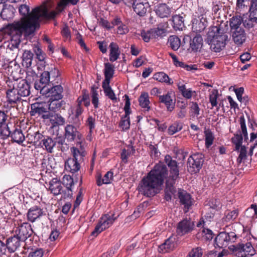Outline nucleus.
Returning <instances> with one entry per match:
<instances>
[{"label": "nucleus", "instance_id": "34", "mask_svg": "<svg viewBox=\"0 0 257 257\" xmlns=\"http://www.w3.org/2000/svg\"><path fill=\"white\" fill-rule=\"evenodd\" d=\"M110 53L109 60L113 62L116 61L120 55V52L118 45L114 42H111L109 45Z\"/></svg>", "mask_w": 257, "mask_h": 257}, {"label": "nucleus", "instance_id": "27", "mask_svg": "<svg viewBox=\"0 0 257 257\" xmlns=\"http://www.w3.org/2000/svg\"><path fill=\"white\" fill-rule=\"evenodd\" d=\"M138 101L140 106L144 109L145 111H149L151 110V102L148 92H142L138 98Z\"/></svg>", "mask_w": 257, "mask_h": 257}, {"label": "nucleus", "instance_id": "20", "mask_svg": "<svg viewBox=\"0 0 257 257\" xmlns=\"http://www.w3.org/2000/svg\"><path fill=\"white\" fill-rule=\"evenodd\" d=\"M78 144L79 145V148L73 147L71 148V152L73 156L72 159L81 163L84 161V157L86 156V152L82 143Z\"/></svg>", "mask_w": 257, "mask_h": 257}, {"label": "nucleus", "instance_id": "57", "mask_svg": "<svg viewBox=\"0 0 257 257\" xmlns=\"http://www.w3.org/2000/svg\"><path fill=\"white\" fill-rule=\"evenodd\" d=\"M239 122L240 124V128L244 141H246L248 138L247 129L245 125V120L243 115H242L239 117Z\"/></svg>", "mask_w": 257, "mask_h": 257}, {"label": "nucleus", "instance_id": "23", "mask_svg": "<svg viewBox=\"0 0 257 257\" xmlns=\"http://www.w3.org/2000/svg\"><path fill=\"white\" fill-rule=\"evenodd\" d=\"M43 138H44V136L39 132H29L26 137L28 142L35 146L41 145Z\"/></svg>", "mask_w": 257, "mask_h": 257}, {"label": "nucleus", "instance_id": "50", "mask_svg": "<svg viewBox=\"0 0 257 257\" xmlns=\"http://www.w3.org/2000/svg\"><path fill=\"white\" fill-rule=\"evenodd\" d=\"M183 128V124L181 122L175 121L169 126L168 133L170 135H173L180 131Z\"/></svg>", "mask_w": 257, "mask_h": 257}, {"label": "nucleus", "instance_id": "11", "mask_svg": "<svg viewBox=\"0 0 257 257\" xmlns=\"http://www.w3.org/2000/svg\"><path fill=\"white\" fill-rule=\"evenodd\" d=\"M125 105L124 107V115L121 117L120 121L119 123V126L121 127L123 131H127L130 127V114L131 113V102L129 96L125 94Z\"/></svg>", "mask_w": 257, "mask_h": 257}, {"label": "nucleus", "instance_id": "64", "mask_svg": "<svg viewBox=\"0 0 257 257\" xmlns=\"http://www.w3.org/2000/svg\"><path fill=\"white\" fill-rule=\"evenodd\" d=\"M219 201L215 199H210L207 205L209 206V209H210L211 210L213 211H216L218 210L219 208Z\"/></svg>", "mask_w": 257, "mask_h": 257}, {"label": "nucleus", "instance_id": "59", "mask_svg": "<svg viewBox=\"0 0 257 257\" xmlns=\"http://www.w3.org/2000/svg\"><path fill=\"white\" fill-rule=\"evenodd\" d=\"M218 91L214 90L212 91V93L209 95V102H210L212 107L217 106V99L218 98Z\"/></svg>", "mask_w": 257, "mask_h": 257}, {"label": "nucleus", "instance_id": "16", "mask_svg": "<svg viewBox=\"0 0 257 257\" xmlns=\"http://www.w3.org/2000/svg\"><path fill=\"white\" fill-rule=\"evenodd\" d=\"M46 92L41 93L51 99L61 100L63 98L62 92L63 88L60 85L53 86L50 88L48 87L45 89Z\"/></svg>", "mask_w": 257, "mask_h": 257}, {"label": "nucleus", "instance_id": "2", "mask_svg": "<svg viewBox=\"0 0 257 257\" xmlns=\"http://www.w3.org/2000/svg\"><path fill=\"white\" fill-rule=\"evenodd\" d=\"M19 11L23 17L20 21L14 22L10 25L12 33H13L11 44L15 48H18L20 45L23 34L25 36H28L35 32L37 26H39V21L41 17L48 20L53 19L57 14L54 11L49 13L47 9L42 11L39 7L34 8L30 13V7L27 5H21Z\"/></svg>", "mask_w": 257, "mask_h": 257}, {"label": "nucleus", "instance_id": "58", "mask_svg": "<svg viewBox=\"0 0 257 257\" xmlns=\"http://www.w3.org/2000/svg\"><path fill=\"white\" fill-rule=\"evenodd\" d=\"M238 215V210L235 209L225 213V217L223 218L225 221L234 220Z\"/></svg>", "mask_w": 257, "mask_h": 257}, {"label": "nucleus", "instance_id": "48", "mask_svg": "<svg viewBox=\"0 0 257 257\" xmlns=\"http://www.w3.org/2000/svg\"><path fill=\"white\" fill-rule=\"evenodd\" d=\"M170 47L174 51L177 50L180 46V40L176 36H171L168 39Z\"/></svg>", "mask_w": 257, "mask_h": 257}, {"label": "nucleus", "instance_id": "6", "mask_svg": "<svg viewBox=\"0 0 257 257\" xmlns=\"http://www.w3.org/2000/svg\"><path fill=\"white\" fill-rule=\"evenodd\" d=\"M204 162V156L202 153H196L190 155L187 161L188 171L192 174H196L202 168Z\"/></svg>", "mask_w": 257, "mask_h": 257}, {"label": "nucleus", "instance_id": "53", "mask_svg": "<svg viewBox=\"0 0 257 257\" xmlns=\"http://www.w3.org/2000/svg\"><path fill=\"white\" fill-rule=\"evenodd\" d=\"M176 192L175 186L171 187L170 185H165V199L166 201H169L172 199V195H174Z\"/></svg>", "mask_w": 257, "mask_h": 257}, {"label": "nucleus", "instance_id": "13", "mask_svg": "<svg viewBox=\"0 0 257 257\" xmlns=\"http://www.w3.org/2000/svg\"><path fill=\"white\" fill-rule=\"evenodd\" d=\"M236 238V235L233 232H221L215 237V242L218 247H223L226 246L229 242H235Z\"/></svg>", "mask_w": 257, "mask_h": 257}, {"label": "nucleus", "instance_id": "25", "mask_svg": "<svg viewBox=\"0 0 257 257\" xmlns=\"http://www.w3.org/2000/svg\"><path fill=\"white\" fill-rule=\"evenodd\" d=\"M62 189L61 182L58 178H54L49 182V190L54 196L61 194Z\"/></svg>", "mask_w": 257, "mask_h": 257}, {"label": "nucleus", "instance_id": "28", "mask_svg": "<svg viewBox=\"0 0 257 257\" xmlns=\"http://www.w3.org/2000/svg\"><path fill=\"white\" fill-rule=\"evenodd\" d=\"M6 94L8 101L11 104L17 103L18 101H20L21 100V97L18 90L14 86L13 88L7 90Z\"/></svg>", "mask_w": 257, "mask_h": 257}, {"label": "nucleus", "instance_id": "19", "mask_svg": "<svg viewBox=\"0 0 257 257\" xmlns=\"http://www.w3.org/2000/svg\"><path fill=\"white\" fill-rule=\"evenodd\" d=\"M22 243H24V241L16 235H14L7 239L5 245L9 252L13 253L21 247Z\"/></svg>", "mask_w": 257, "mask_h": 257}, {"label": "nucleus", "instance_id": "29", "mask_svg": "<svg viewBox=\"0 0 257 257\" xmlns=\"http://www.w3.org/2000/svg\"><path fill=\"white\" fill-rule=\"evenodd\" d=\"M159 100L161 103L165 104L167 110L172 111L175 108V102L172 99L171 93H167L165 95H160Z\"/></svg>", "mask_w": 257, "mask_h": 257}, {"label": "nucleus", "instance_id": "44", "mask_svg": "<svg viewBox=\"0 0 257 257\" xmlns=\"http://www.w3.org/2000/svg\"><path fill=\"white\" fill-rule=\"evenodd\" d=\"M84 111V108L82 106H78L76 105L74 112L72 113L74 114L72 117V122L75 125H79L80 124V116L82 114Z\"/></svg>", "mask_w": 257, "mask_h": 257}, {"label": "nucleus", "instance_id": "63", "mask_svg": "<svg viewBox=\"0 0 257 257\" xmlns=\"http://www.w3.org/2000/svg\"><path fill=\"white\" fill-rule=\"evenodd\" d=\"M132 155L131 152L128 149L126 150L123 149L120 153V158L121 161L124 163H127L128 162V157Z\"/></svg>", "mask_w": 257, "mask_h": 257}, {"label": "nucleus", "instance_id": "3", "mask_svg": "<svg viewBox=\"0 0 257 257\" xmlns=\"http://www.w3.org/2000/svg\"><path fill=\"white\" fill-rule=\"evenodd\" d=\"M50 75L54 77H58L60 73L58 69L54 68L50 72L44 71L40 76L39 81H36L34 84V87L36 89L40 90L41 93H44L46 92L45 89L48 87L50 81ZM52 81H51L52 82Z\"/></svg>", "mask_w": 257, "mask_h": 257}, {"label": "nucleus", "instance_id": "33", "mask_svg": "<svg viewBox=\"0 0 257 257\" xmlns=\"http://www.w3.org/2000/svg\"><path fill=\"white\" fill-rule=\"evenodd\" d=\"M81 162L75 160L72 158H69L65 164V167L66 170L74 173L77 172L80 168V163Z\"/></svg>", "mask_w": 257, "mask_h": 257}, {"label": "nucleus", "instance_id": "30", "mask_svg": "<svg viewBox=\"0 0 257 257\" xmlns=\"http://www.w3.org/2000/svg\"><path fill=\"white\" fill-rule=\"evenodd\" d=\"M113 172L111 171H108L102 179L100 173H98L96 176V184L98 186H101L102 184H108L110 183L113 179Z\"/></svg>", "mask_w": 257, "mask_h": 257}, {"label": "nucleus", "instance_id": "26", "mask_svg": "<svg viewBox=\"0 0 257 257\" xmlns=\"http://www.w3.org/2000/svg\"><path fill=\"white\" fill-rule=\"evenodd\" d=\"M114 214L111 215L106 214L102 215L99 219L98 223L101 225L102 227L105 230L109 227L116 219V217H114Z\"/></svg>", "mask_w": 257, "mask_h": 257}, {"label": "nucleus", "instance_id": "35", "mask_svg": "<svg viewBox=\"0 0 257 257\" xmlns=\"http://www.w3.org/2000/svg\"><path fill=\"white\" fill-rule=\"evenodd\" d=\"M109 84L110 83L102 82V87L103 89L104 93L105 95L113 102H116L117 101V97Z\"/></svg>", "mask_w": 257, "mask_h": 257}, {"label": "nucleus", "instance_id": "21", "mask_svg": "<svg viewBox=\"0 0 257 257\" xmlns=\"http://www.w3.org/2000/svg\"><path fill=\"white\" fill-rule=\"evenodd\" d=\"M17 89L21 97L28 96L30 94V85L26 79L17 83Z\"/></svg>", "mask_w": 257, "mask_h": 257}, {"label": "nucleus", "instance_id": "17", "mask_svg": "<svg viewBox=\"0 0 257 257\" xmlns=\"http://www.w3.org/2000/svg\"><path fill=\"white\" fill-rule=\"evenodd\" d=\"M178 240V235L172 234L159 246V252H166L173 250L176 247Z\"/></svg>", "mask_w": 257, "mask_h": 257}, {"label": "nucleus", "instance_id": "42", "mask_svg": "<svg viewBox=\"0 0 257 257\" xmlns=\"http://www.w3.org/2000/svg\"><path fill=\"white\" fill-rule=\"evenodd\" d=\"M167 25V23H162L158 25L157 28L151 29L152 32V36H153L154 39L157 38L159 37H162L164 34L166 32L165 26Z\"/></svg>", "mask_w": 257, "mask_h": 257}, {"label": "nucleus", "instance_id": "47", "mask_svg": "<svg viewBox=\"0 0 257 257\" xmlns=\"http://www.w3.org/2000/svg\"><path fill=\"white\" fill-rule=\"evenodd\" d=\"M82 103L86 107H88L90 105L89 96L88 93L84 92L82 95L78 97L76 105L82 106Z\"/></svg>", "mask_w": 257, "mask_h": 257}, {"label": "nucleus", "instance_id": "32", "mask_svg": "<svg viewBox=\"0 0 257 257\" xmlns=\"http://www.w3.org/2000/svg\"><path fill=\"white\" fill-rule=\"evenodd\" d=\"M136 2L133 6L134 11L140 16H144L146 14L148 3H144L142 0H137Z\"/></svg>", "mask_w": 257, "mask_h": 257}, {"label": "nucleus", "instance_id": "39", "mask_svg": "<svg viewBox=\"0 0 257 257\" xmlns=\"http://www.w3.org/2000/svg\"><path fill=\"white\" fill-rule=\"evenodd\" d=\"M173 27L175 30H182L184 27V18L180 15H174L172 18Z\"/></svg>", "mask_w": 257, "mask_h": 257}, {"label": "nucleus", "instance_id": "43", "mask_svg": "<svg viewBox=\"0 0 257 257\" xmlns=\"http://www.w3.org/2000/svg\"><path fill=\"white\" fill-rule=\"evenodd\" d=\"M47 103V107L48 110H51L55 112L57 110L60 109L62 105L64 104L63 100L51 99H49Z\"/></svg>", "mask_w": 257, "mask_h": 257}, {"label": "nucleus", "instance_id": "31", "mask_svg": "<svg viewBox=\"0 0 257 257\" xmlns=\"http://www.w3.org/2000/svg\"><path fill=\"white\" fill-rule=\"evenodd\" d=\"M114 73V66L113 64L107 62L104 63V80L102 82L110 83Z\"/></svg>", "mask_w": 257, "mask_h": 257}, {"label": "nucleus", "instance_id": "54", "mask_svg": "<svg viewBox=\"0 0 257 257\" xmlns=\"http://www.w3.org/2000/svg\"><path fill=\"white\" fill-rule=\"evenodd\" d=\"M205 146L206 148H209L213 144L214 141V136L212 132L209 130L204 131Z\"/></svg>", "mask_w": 257, "mask_h": 257}, {"label": "nucleus", "instance_id": "45", "mask_svg": "<svg viewBox=\"0 0 257 257\" xmlns=\"http://www.w3.org/2000/svg\"><path fill=\"white\" fill-rule=\"evenodd\" d=\"M154 79L160 82H164L167 84H171L173 83L171 82V79L168 75L164 72H159L154 75Z\"/></svg>", "mask_w": 257, "mask_h": 257}, {"label": "nucleus", "instance_id": "4", "mask_svg": "<svg viewBox=\"0 0 257 257\" xmlns=\"http://www.w3.org/2000/svg\"><path fill=\"white\" fill-rule=\"evenodd\" d=\"M228 40L227 35H221L215 36L212 35V32L207 34V42L210 45V49L215 52H219L226 45V42Z\"/></svg>", "mask_w": 257, "mask_h": 257}, {"label": "nucleus", "instance_id": "1", "mask_svg": "<svg viewBox=\"0 0 257 257\" xmlns=\"http://www.w3.org/2000/svg\"><path fill=\"white\" fill-rule=\"evenodd\" d=\"M168 169L165 164L159 162L145 176L140 182L137 190L140 194L152 197L158 194L165 185L175 186L176 182L179 179V170L178 164Z\"/></svg>", "mask_w": 257, "mask_h": 257}, {"label": "nucleus", "instance_id": "9", "mask_svg": "<svg viewBox=\"0 0 257 257\" xmlns=\"http://www.w3.org/2000/svg\"><path fill=\"white\" fill-rule=\"evenodd\" d=\"M17 223L15 227V235L25 242L34 232L32 226L30 223L26 222L17 221Z\"/></svg>", "mask_w": 257, "mask_h": 257}, {"label": "nucleus", "instance_id": "15", "mask_svg": "<svg viewBox=\"0 0 257 257\" xmlns=\"http://www.w3.org/2000/svg\"><path fill=\"white\" fill-rule=\"evenodd\" d=\"M178 196L180 204L184 206V212H187L192 205V198L191 195L187 191L179 189Z\"/></svg>", "mask_w": 257, "mask_h": 257}, {"label": "nucleus", "instance_id": "62", "mask_svg": "<svg viewBox=\"0 0 257 257\" xmlns=\"http://www.w3.org/2000/svg\"><path fill=\"white\" fill-rule=\"evenodd\" d=\"M192 28L193 29V31L195 32L196 33H200L205 29V24L203 22L199 21L195 24H193Z\"/></svg>", "mask_w": 257, "mask_h": 257}, {"label": "nucleus", "instance_id": "52", "mask_svg": "<svg viewBox=\"0 0 257 257\" xmlns=\"http://www.w3.org/2000/svg\"><path fill=\"white\" fill-rule=\"evenodd\" d=\"M249 17L257 23V1H251L249 7Z\"/></svg>", "mask_w": 257, "mask_h": 257}, {"label": "nucleus", "instance_id": "10", "mask_svg": "<svg viewBox=\"0 0 257 257\" xmlns=\"http://www.w3.org/2000/svg\"><path fill=\"white\" fill-rule=\"evenodd\" d=\"M65 139L68 143L77 142V144H81L82 141V135L73 124H67L64 128Z\"/></svg>", "mask_w": 257, "mask_h": 257}, {"label": "nucleus", "instance_id": "56", "mask_svg": "<svg viewBox=\"0 0 257 257\" xmlns=\"http://www.w3.org/2000/svg\"><path fill=\"white\" fill-rule=\"evenodd\" d=\"M0 126V139L5 140L11 136L12 132L8 124H6L5 126Z\"/></svg>", "mask_w": 257, "mask_h": 257}, {"label": "nucleus", "instance_id": "61", "mask_svg": "<svg viewBox=\"0 0 257 257\" xmlns=\"http://www.w3.org/2000/svg\"><path fill=\"white\" fill-rule=\"evenodd\" d=\"M63 185L67 188H72L74 185L73 179L69 175H65L63 178Z\"/></svg>", "mask_w": 257, "mask_h": 257}, {"label": "nucleus", "instance_id": "60", "mask_svg": "<svg viewBox=\"0 0 257 257\" xmlns=\"http://www.w3.org/2000/svg\"><path fill=\"white\" fill-rule=\"evenodd\" d=\"M246 154L247 151L245 146H242L239 151V155L237 159V162L238 164H240L243 160L246 159Z\"/></svg>", "mask_w": 257, "mask_h": 257}, {"label": "nucleus", "instance_id": "18", "mask_svg": "<svg viewBox=\"0 0 257 257\" xmlns=\"http://www.w3.org/2000/svg\"><path fill=\"white\" fill-rule=\"evenodd\" d=\"M45 214L43 208H41L39 206L35 205L28 210L27 213V218L28 221L33 223Z\"/></svg>", "mask_w": 257, "mask_h": 257}, {"label": "nucleus", "instance_id": "14", "mask_svg": "<svg viewBox=\"0 0 257 257\" xmlns=\"http://www.w3.org/2000/svg\"><path fill=\"white\" fill-rule=\"evenodd\" d=\"M189 41V49L192 52H200L202 48L203 41L200 34H196L194 36L186 35L184 36L183 41Z\"/></svg>", "mask_w": 257, "mask_h": 257}, {"label": "nucleus", "instance_id": "5", "mask_svg": "<svg viewBox=\"0 0 257 257\" xmlns=\"http://www.w3.org/2000/svg\"><path fill=\"white\" fill-rule=\"evenodd\" d=\"M228 248L238 257L251 256L255 253V249L249 242L245 244L239 243L236 245H231L228 247Z\"/></svg>", "mask_w": 257, "mask_h": 257}, {"label": "nucleus", "instance_id": "22", "mask_svg": "<svg viewBox=\"0 0 257 257\" xmlns=\"http://www.w3.org/2000/svg\"><path fill=\"white\" fill-rule=\"evenodd\" d=\"M233 41L237 45H242L246 40V34L243 28L231 31Z\"/></svg>", "mask_w": 257, "mask_h": 257}, {"label": "nucleus", "instance_id": "55", "mask_svg": "<svg viewBox=\"0 0 257 257\" xmlns=\"http://www.w3.org/2000/svg\"><path fill=\"white\" fill-rule=\"evenodd\" d=\"M203 254V249L201 247L193 248L188 253L186 257H202Z\"/></svg>", "mask_w": 257, "mask_h": 257}, {"label": "nucleus", "instance_id": "12", "mask_svg": "<svg viewBox=\"0 0 257 257\" xmlns=\"http://www.w3.org/2000/svg\"><path fill=\"white\" fill-rule=\"evenodd\" d=\"M194 222L190 218H185L177 224L176 230L177 235L184 236L191 232L194 229Z\"/></svg>", "mask_w": 257, "mask_h": 257}, {"label": "nucleus", "instance_id": "40", "mask_svg": "<svg viewBox=\"0 0 257 257\" xmlns=\"http://www.w3.org/2000/svg\"><path fill=\"white\" fill-rule=\"evenodd\" d=\"M243 18L240 16H233L230 19L229 25L230 27V31L238 30L242 28L241 25L242 23Z\"/></svg>", "mask_w": 257, "mask_h": 257}, {"label": "nucleus", "instance_id": "41", "mask_svg": "<svg viewBox=\"0 0 257 257\" xmlns=\"http://www.w3.org/2000/svg\"><path fill=\"white\" fill-rule=\"evenodd\" d=\"M11 137L13 142L19 144H22L25 139V137L21 128H16L11 133Z\"/></svg>", "mask_w": 257, "mask_h": 257}, {"label": "nucleus", "instance_id": "38", "mask_svg": "<svg viewBox=\"0 0 257 257\" xmlns=\"http://www.w3.org/2000/svg\"><path fill=\"white\" fill-rule=\"evenodd\" d=\"M34 54L30 50H25L22 55V65L26 68L31 67Z\"/></svg>", "mask_w": 257, "mask_h": 257}, {"label": "nucleus", "instance_id": "37", "mask_svg": "<svg viewBox=\"0 0 257 257\" xmlns=\"http://www.w3.org/2000/svg\"><path fill=\"white\" fill-rule=\"evenodd\" d=\"M228 29V25L225 23H222L218 26L213 27L208 32H212V35L220 36L221 35H227L226 33Z\"/></svg>", "mask_w": 257, "mask_h": 257}, {"label": "nucleus", "instance_id": "24", "mask_svg": "<svg viewBox=\"0 0 257 257\" xmlns=\"http://www.w3.org/2000/svg\"><path fill=\"white\" fill-rule=\"evenodd\" d=\"M15 9L10 5H3V9L0 13V16L4 20L9 21L14 16Z\"/></svg>", "mask_w": 257, "mask_h": 257}, {"label": "nucleus", "instance_id": "49", "mask_svg": "<svg viewBox=\"0 0 257 257\" xmlns=\"http://www.w3.org/2000/svg\"><path fill=\"white\" fill-rule=\"evenodd\" d=\"M97 89L98 87L95 86V85L92 86L91 88V94L92 98L91 101L95 108H97L98 107L99 104L98 94L97 91Z\"/></svg>", "mask_w": 257, "mask_h": 257}, {"label": "nucleus", "instance_id": "8", "mask_svg": "<svg viewBox=\"0 0 257 257\" xmlns=\"http://www.w3.org/2000/svg\"><path fill=\"white\" fill-rule=\"evenodd\" d=\"M31 116H41L43 119L50 118L52 112L48 110L47 103L46 102H36L31 105L30 111Z\"/></svg>", "mask_w": 257, "mask_h": 257}, {"label": "nucleus", "instance_id": "36", "mask_svg": "<svg viewBox=\"0 0 257 257\" xmlns=\"http://www.w3.org/2000/svg\"><path fill=\"white\" fill-rule=\"evenodd\" d=\"M155 12L159 17L163 18L170 15L171 10L166 4H161L158 6Z\"/></svg>", "mask_w": 257, "mask_h": 257}, {"label": "nucleus", "instance_id": "7", "mask_svg": "<svg viewBox=\"0 0 257 257\" xmlns=\"http://www.w3.org/2000/svg\"><path fill=\"white\" fill-rule=\"evenodd\" d=\"M56 145H57V148L62 152H65L68 149V145L65 143V140L61 138L57 139L55 141L49 137L44 136L40 146L42 147H44L48 153H51L53 152V148Z\"/></svg>", "mask_w": 257, "mask_h": 257}, {"label": "nucleus", "instance_id": "46", "mask_svg": "<svg viewBox=\"0 0 257 257\" xmlns=\"http://www.w3.org/2000/svg\"><path fill=\"white\" fill-rule=\"evenodd\" d=\"M178 88L181 92L182 96L186 99H190L194 93H196L195 91H192L190 88L186 89L184 84H180V83L177 85Z\"/></svg>", "mask_w": 257, "mask_h": 257}, {"label": "nucleus", "instance_id": "51", "mask_svg": "<svg viewBox=\"0 0 257 257\" xmlns=\"http://www.w3.org/2000/svg\"><path fill=\"white\" fill-rule=\"evenodd\" d=\"M50 120L51 122L54 125L57 124L59 125H63L65 122V118L62 117L60 114H54L52 113V116H51Z\"/></svg>", "mask_w": 257, "mask_h": 257}]
</instances>
